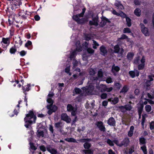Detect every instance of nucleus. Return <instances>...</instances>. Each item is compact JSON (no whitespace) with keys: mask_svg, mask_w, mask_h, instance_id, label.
<instances>
[{"mask_svg":"<svg viewBox=\"0 0 154 154\" xmlns=\"http://www.w3.org/2000/svg\"><path fill=\"white\" fill-rule=\"evenodd\" d=\"M36 119V117L34 114L33 111L30 110L29 113L26 114V117L24 119L25 122L24 125L26 128H28L33 123H35Z\"/></svg>","mask_w":154,"mask_h":154,"instance_id":"1","label":"nucleus"},{"mask_svg":"<svg viewBox=\"0 0 154 154\" xmlns=\"http://www.w3.org/2000/svg\"><path fill=\"white\" fill-rule=\"evenodd\" d=\"M47 102L50 104V105H47L46 106L47 109H48L47 113L49 115H50L53 112L56 111L58 107L55 105H53L54 101L51 98H48L47 100Z\"/></svg>","mask_w":154,"mask_h":154,"instance_id":"2","label":"nucleus"},{"mask_svg":"<svg viewBox=\"0 0 154 154\" xmlns=\"http://www.w3.org/2000/svg\"><path fill=\"white\" fill-rule=\"evenodd\" d=\"M67 111L69 112H71V114L72 116H76L77 108L76 105L74 107L71 104H68L67 106Z\"/></svg>","mask_w":154,"mask_h":154,"instance_id":"3","label":"nucleus"},{"mask_svg":"<svg viewBox=\"0 0 154 154\" xmlns=\"http://www.w3.org/2000/svg\"><path fill=\"white\" fill-rule=\"evenodd\" d=\"M92 17V20H90L89 23V25L91 26H97L98 25L99 21V17L98 14H97L96 16L94 17V16Z\"/></svg>","mask_w":154,"mask_h":154,"instance_id":"4","label":"nucleus"},{"mask_svg":"<svg viewBox=\"0 0 154 154\" xmlns=\"http://www.w3.org/2000/svg\"><path fill=\"white\" fill-rule=\"evenodd\" d=\"M89 82L88 83L89 84L88 86H87L86 88L84 87L85 90L86 92L88 93H91L94 90L95 87H96V84L97 83H94L91 82L90 83H89Z\"/></svg>","mask_w":154,"mask_h":154,"instance_id":"5","label":"nucleus"},{"mask_svg":"<svg viewBox=\"0 0 154 154\" xmlns=\"http://www.w3.org/2000/svg\"><path fill=\"white\" fill-rule=\"evenodd\" d=\"M91 140L90 139H83L81 140V142L85 143L83 145L85 149H89L91 146V144L87 141H88Z\"/></svg>","mask_w":154,"mask_h":154,"instance_id":"6","label":"nucleus"},{"mask_svg":"<svg viewBox=\"0 0 154 154\" xmlns=\"http://www.w3.org/2000/svg\"><path fill=\"white\" fill-rule=\"evenodd\" d=\"M140 26L141 28L142 32L146 36L149 35V32L148 30V28L145 26L142 23H140Z\"/></svg>","mask_w":154,"mask_h":154,"instance_id":"7","label":"nucleus"},{"mask_svg":"<svg viewBox=\"0 0 154 154\" xmlns=\"http://www.w3.org/2000/svg\"><path fill=\"white\" fill-rule=\"evenodd\" d=\"M129 142V139L128 137H126L123 140L121 143H119V146L121 147L124 146L125 147H126L128 145Z\"/></svg>","mask_w":154,"mask_h":154,"instance_id":"8","label":"nucleus"},{"mask_svg":"<svg viewBox=\"0 0 154 154\" xmlns=\"http://www.w3.org/2000/svg\"><path fill=\"white\" fill-rule=\"evenodd\" d=\"M96 125L101 131L104 132L106 131V128L103 125V123L102 122H97L96 123Z\"/></svg>","mask_w":154,"mask_h":154,"instance_id":"9","label":"nucleus"},{"mask_svg":"<svg viewBox=\"0 0 154 154\" xmlns=\"http://www.w3.org/2000/svg\"><path fill=\"white\" fill-rule=\"evenodd\" d=\"M18 15L21 17L22 19L25 20L29 16V14H27V11H24V10H21L19 11Z\"/></svg>","mask_w":154,"mask_h":154,"instance_id":"10","label":"nucleus"},{"mask_svg":"<svg viewBox=\"0 0 154 154\" xmlns=\"http://www.w3.org/2000/svg\"><path fill=\"white\" fill-rule=\"evenodd\" d=\"M116 123L115 119L112 117L109 118L107 121V124L110 126H116Z\"/></svg>","mask_w":154,"mask_h":154,"instance_id":"11","label":"nucleus"},{"mask_svg":"<svg viewBox=\"0 0 154 154\" xmlns=\"http://www.w3.org/2000/svg\"><path fill=\"white\" fill-rule=\"evenodd\" d=\"M106 86L105 85L103 84L99 85V84L98 83L96 84L95 85L96 88L101 92H104L106 91Z\"/></svg>","mask_w":154,"mask_h":154,"instance_id":"12","label":"nucleus"},{"mask_svg":"<svg viewBox=\"0 0 154 154\" xmlns=\"http://www.w3.org/2000/svg\"><path fill=\"white\" fill-rule=\"evenodd\" d=\"M101 21L100 22V23L101 25V26L102 27L104 26L107 23H111V21L109 20V19L103 16H102L101 17Z\"/></svg>","mask_w":154,"mask_h":154,"instance_id":"13","label":"nucleus"},{"mask_svg":"<svg viewBox=\"0 0 154 154\" xmlns=\"http://www.w3.org/2000/svg\"><path fill=\"white\" fill-rule=\"evenodd\" d=\"M11 2L13 5V6L15 7V8H18L20 5L22 4L21 2V0H11Z\"/></svg>","mask_w":154,"mask_h":154,"instance_id":"14","label":"nucleus"},{"mask_svg":"<svg viewBox=\"0 0 154 154\" xmlns=\"http://www.w3.org/2000/svg\"><path fill=\"white\" fill-rule=\"evenodd\" d=\"M61 119L62 120L66 122L67 123L70 122L71 119L66 113H63L61 115Z\"/></svg>","mask_w":154,"mask_h":154,"instance_id":"15","label":"nucleus"},{"mask_svg":"<svg viewBox=\"0 0 154 154\" xmlns=\"http://www.w3.org/2000/svg\"><path fill=\"white\" fill-rule=\"evenodd\" d=\"M100 54L104 56H106L107 53V51L105 47L103 45L100 46Z\"/></svg>","mask_w":154,"mask_h":154,"instance_id":"16","label":"nucleus"},{"mask_svg":"<svg viewBox=\"0 0 154 154\" xmlns=\"http://www.w3.org/2000/svg\"><path fill=\"white\" fill-rule=\"evenodd\" d=\"M129 75L132 78H134L135 76L138 77L140 74L139 72L137 70L135 69V72L134 71H130L129 72Z\"/></svg>","mask_w":154,"mask_h":154,"instance_id":"17","label":"nucleus"},{"mask_svg":"<svg viewBox=\"0 0 154 154\" xmlns=\"http://www.w3.org/2000/svg\"><path fill=\"white\" fill-rule=\"evenodd\" d=\"M144 105L143 103H140V106L137 107V111L139 116V119H140L141 117V114L143 111Z\"/></svg>","mask_w":154,"mask_h":154,"instance_id":"18","label":"nucleus"},{"mask_svg":"<svg viewBox=\"0 0 154 154\" xmlns=\"http://www.w3.org/2000/svg\"><path fill=\"white\" fill-rule=\"evenodd\" d=\"M30 84H28L26 85H25L24 86H22V90L23 91V92L24 93V94L26 95L27 94V93L26 92L28 91L30 89Z\"/></svg>","mask_w":154,"mask_h":154,"instance_id":"19","label":"nucleus"},{"mask_svg":"<svg viewBox=\"0 0 154 154\" xmlns=\"http://www.w3.org/2000/svg\"><path fill=\"white\" fill-rule=\"evenodd\" d=\"M11 38H5L3 37L2 39V41L1 42V43H3V44L6 45L7 46H8L10 45V43Z\"/></svg>","mask_w":154,"mask_h":154,"instance_id":"20","label":"nucleus"},{"mask_svg":"<svg viewBox=\"0 0 154 154\" xmlns=\"http://www.w3.org/2000/svg\"><path fill=\"white\" fill-rule=\"evenodd\" d=\"M47 150L51 154H57V150L54 148H52L50 146H47Z\"/></svg>","mask_w":154,"mask_h":154,"instance_id":"21","label":"nucleus"},{"mask_svg":"<svg viewBox=\"0 0 154 154\" xmlns=\"http://www.w3.org/2000/svg\"><path fill=\"white\" fill-rule=\"evenodd\" d=\"M62 123L60 121L54 124V126L55 128L59 130L61 132L62 129Z\"/></svg>","mask_w":154,"mask_h":154,"instance_id":"22","label":"nucleus"},{"mask_svg":"<svg viewBox=\"0 0 154 154\" xmlns=\"http://www.w3.org/2000/svg\"><path fill=\"white\" fill-rule=\"evenodd\" d=\"M25 47L27 48L29 50H31L32 48V42L28 40L25 45Z\"/></svg>","mask_w":154,"mask_h":154,"instance_id":"23","label":"nucleus"},{"mask_svg":"<svg viewBox=\"0 0 154 154\" xmlns=\"http://www.w3.org/2000/svg\"><path fill=\"white\" fill-rule=\"evenodd\" d=\"M17 51V49L16 48L15 45L12 47L9 50V52L11 54H14Z\"/></svg>","mask_w":154,"mask_h":154,"instance_id":"24","label":"nucleus"},{"mask_svg":"<svg viewBox=\"0 0 154 154\" xmlns=\"http://www.w3.org/2000/svg\"><path fill=\"white\" fill-rule=\"evenodd\" d=\"M129 88L127 85H124L121 91H120V93H125L128 92V91Z\"/></svg>","mask_w":154,"mask_h":154,"instance_id":"25","label":"nucleus"},{"mask_svg":"<svg viewBox=\"0 0 154 154\" xmlns=\"http://www.w3.org/2000/svg\"><path fill=\"white\" fill-rule=\"evenodd\" d=\"M140 144V145H145L146 139L143 137H140L139 139Z\"/></svg>","mask_w":154,"mask_h":154,"instance_id":"26","label":"nucleus"},{"mask_svg":"<svg viewBox=\"0 0 154 154\" xmlns=\"http://www.w3.org/2000/svg\"><path fill=\"white\" fill-rule=\"evenodd\" d=\"M134 56V54L133 52H129L128 53L127 55V57L128 60H131L133 59Z\"/></svg>","mask_w":154,"mask_h":154,"instance_id":"27","label":"nucleus"},{"mask_svg":"<svg viewBox=\"0 0 154 154\" xmlns=\"http://www.w3.org/2000/svg\"><path fill=\"white\" fill-rule=\"evenodd\" d=\"M134 14L137 16L139 17L141 14V10L138 8H136L134 11Z\"/></svg>","mask_w":154,"mask_h":154,"instance_id":"28","label":"nucleus"},{"mask_svg":"<svg viewBox=\"0 0 154 154\" xmlns=\"http://www.w3.org/2000/svg\"><path fill=\"white\" fill-rule=\"evenodd\" d=\"M120 70V67L118 66H115L114 64L112 66L111 71H115L116 72H118Z\"/></svg>","mask_w":154,"mask_h":154,"instance_id":"29","label":"nucleus"},{"mask_svg":"<svg viewBox=\"0 0 154 154\" xmlns=\"http://www.w3.org/2000/svg\"><path fill=\"white\" fill-rule=\"evenodd\" d=\"M125 18L127 26L128 27H130L131 25V19L128 17H126Z\"/></svg>","mask_w":154,"mask_h":154,"instance_id":"30","label":"nucleus"},{"mask_svg":"<svg viewBox=\"0 0 154 154\" xmlns=\"http://www.w3.org/2000/svg\"><path fill=\"white\" fill-rule=\"evenodd\" d=\"M87 20L85 18H79V20L77 21V23L79 24H83L85 23Z\"/></svg>","mask_w":154,"mask_h":154,"instance_id":"31","label":"nucleus"},{"mask_svg":"<svg viewBox=\"0 0 154 154\" xmlns=\"http://www.w3.org/2000/svg\"><path fill=\"white\" fill-rule=\"evenodd\" d=\"M65 140L69 142L77 143L76 140L73 138H67L65 139Z\"/></svg>","mask_w":154,"mask_h":154,"instance_id":"32","label":"nucleus"},{"mask_svg":"<svg viewBox=\"0 0 154 154\" xmlns=\"http://www.w3.org/2000/svg\"><path fill=\"white\" fill-rule=\"evenodd\" d=\"M83 151L85 154H93L94 151L91 149L83 150Z\"/></svg>","mask_w":154,"mask_h":154,"instance_id":"33","label":"nucleus"},{"mask_svg":"<svg viewBox=\"0 0 154 154\" xmlns=\"http://www.w3.org/2000/svg\"><path fill=\"white\" fill-rule=\"evenodd\" d=\"M74 92L75 94H80L82 92V90L79 88H75L74 89Z\"/></svg>","mask_w":154,"mask_h":154,"instance_id":"34","label":"nucleus"},{"mask_svg":"<svg viewBox=\"0 0 154 154\" xmlns=\"http://www.w3.org/2000/svg\"><path fill=\"white\" fill-rule=\"evenodd\" d=\"M144 154H147L146 147L145 145H143L140 147Z\"/></svg>","mask_w":154,"mask_h":154,"instance_id":"35","label":"nucleus"},{"mask_svg":"<svg viewBox=\"0 0 154 154\" xmlns=\"http://www.w3.org/2000/svg\"><path fill=\"white\" fill-rule=\"evenodd\" d=\"M99 78L98 76L94 77L91 79V80H92V83H97V81L98 80Z\"/></svg>","mask_w":154,"mask_h":154,"instance_id":"36","label":"nucleus"},{"mask_svg":"<svg viewBox=\"0 0 154 154\" xmlns=\"http://www.w3.org/2000/svg\"><path fill=\"white\" fill-rule=\"evenodd\" d=\"M152 108L150 105H147L145 106V109L146 111L147 112H150Z\"/></svg>","mask_w":154,"mask_h":154,"instance_id":"37","label":"nucleus"},{"mask_svg":"<svg viewBox=\"0 0 154 154\" xmlns=\"http://www.w3.org/2000/svg\"><path fill=\"white\" fill-rule=\"evenodd\" d=\"M125 109L127 111H130L132 109V107L131 105L129 104H128L127 105H125Z\"/></svg>","mask_w":154,"mask_h":154,"instance_id":"38","label":"nucleus"},{"mask_svg":"<svg viewBox=\"0 0 154 154\" xmlns=\"http://www.w3.org/2000/svg\"><path fill=\"white\" fill-rule=\"evenodd\" d=\"M114 85L116 88L118 90L120 89L121 87V84L119 82H114Z\"/></svg>","mask_w":154,"mask_h":154,"instance_id":"39","label":"nucleus"},{"mask_svg":"<svg viewBox=\"0 0 154 154\" xmlns=\"http://www.w3.org/2000/svg\"><path fill=\"white\" fill-rule=\"evenodd\" d=\"M29 144L30 145L31 149L34 150H35L37 149V148L34 145V143L32 142H30Z\"/></svg>","mask_w":154,"mask_h":154,"instance_id":"40","label":"nucleus"},{"mask_svg":"<svg viewBox=\"0 0 154 154\" xmlns=\"http://www.w3.org/2000/svg\"><path fill=\"white\" fill-rule=\"evenodd\" d=\"M114 52L115 53H118L120 50V48L118 45H116L114 46Z\"/></svg>","mask_w":154,"mask_h":154,"instance_id":"41","label":"nucleus"},{"mask_svg":"<svg viewBox=\"0 0 154 154\" xmlns=\"http://www.w3.org/2000/svg\"><path fill=\"white\" fill-rule=\"evenodd\" d=\"M106 143L108 144L109 146H113L114 145L113 141H112L109 139H107Z\"/></svg>","mask_w":154,"mask_h":154,"instance_id":"42","label":"nucleus"},{"mask_svg":"<svg viewBox=\"0 0 154 154\" xmlns=\"http://www.w3.org/2000/svg\"><path fill=\"white\" fill-rule=\"evenodd\" d=\"M93 48L96 49L97 48V46H99V44L96 41H95L94 40H93Z\"/></svg>","mask_w":154,"mask_h":154,"instance_id":"43","label":"nucleus"},{"mask_svg":"<svg viewBox=\"0 0 154 154\" xmlns=\"http://www.w3.org/2000/svg\"><path fill=\"white\" fill-rule=\"evenodd\" d=\"M124 33H130L131 32V31L129 28H124L123 30Z\"/></svg>","mask_w":154,"mask_h":154,"instance_id":"44","label":"nucleus"},{"mask_svg":"<svg viewBox=\"0 0 154 154\" xmlns=\"http://www.w3.org/2000/svg\"><path fill=\"white\" fill-rule=\"evenodd\" d=\"M146 120L145 116H142L141 124L143 129L144 128V123L145 122Z\"/></svg>","mask_w":154,"mask_h":154,"instance_id":"45","label":"nucleus"},{"mask_svg":"<svg viewBox=\"0 0 154 154\" xmlns=\"http://www.w3.org/2000/svg\"><path fill=\"white\" fill-rule=\"evenodd\" d=\"M97 76L99 78H102L103 76V74L102 70H99L97 73Z\"/></svg>","mask_w":154,"mask_h":154,"instance_id":"46","label":"nucleus"},{"mask_svg":"<svg viewBox=\"0 0 154 154\" xmlns=\"http://www.w3.org/2000/svg\"><path fill=\"white\" fill-rule=\"evenodd\" d=\"M145 66V64H143V63H141L138 65V69L139 70H143L144 67Z\"/></svg>","mask_w":154,"mask_h":154,"instance_id":"47","label":"nucleus"},{"mask_svg":"<svg viewBox=\"0 0 154 154\" xmlns=\"http://www.w3.org/2000/svg\"><path fill=\"white\" fill-rule=\"evenodd\" d=\"M119 16H120L123 18H126L127 17V15L122 11H119Z\"/></svg>","mask_w":154,"mask_h":154,"instance_id":"48","label":"nucleus"},{"mask_svg":"<svg viewBox=\"0 0 154 154\" xmlns=\"http://www.w3.org/2000/svg\"><path fill=\"white\" fill-rule=\"evenodd\" d=\"M76 55V51L75 50L73 51L70 55V58H73L75 57Z\"/></svg>","mask_w":154,"mask_h":154,"instance_id":"49","label":"nucleus"},{"mask_svg":"<svg viewBox=\"0 0 154 154\" xmlns=\"http://www.w3.org/2000/svg\"><path fill=\"white\" fill-rule=\"evenodd\" d=\"M119 101V99L118 97H115L112 101V103L113 104H116Z\"/></svg>","mask_w":154,"mask_h":154,"instance_id":"50","label":"nucleus"},{"mask_svg":"<svg viewBox=\"0 0 154 154\" xmlns=\"http://www.w3.org/2000/svg\"><path fill=\"white\" fill-rule=\"evenodd\" d=\"M149 128L151 130H154V121H152L150 123Z\"/></svg>","mask_w":154,"mask_h":154,"instance_id":"51","label":"nucleus"},{"mask_svg":"<svg viewBox=\"0 0 154 154\" xmlns=\"http://www.w3.org/2000/svg\"><path fill=\"white\" fill-rule=\"evenodd\" d=\"M17 39H18L17 41H15L16 43V44L19 43V44L20 45H22V41L21 40V39L20 38V37L18 36V38Z\"/></svg>","mask_w":154,"mask_h":154,"instance_id":"52","label":"nucleus"},{"mask_svg":"<svg viewBox=\"0 0 154 154\" xmlns=\"http://www.w3.org/2000/svg\"><path fill=\"white\" fill-rule=\"evenodd\" d=\"M44 133L43 131H38L37 135L38 137H40L42 136V137H43L44 135Z\"/></svg>","mask_w":154,"mask_h":154,"instance_id":"53","label":"nucleus"},{"mask_svg":"<svg viewBox=\"0 0 154 154\" xmlns=\"http://www.w3.org/2000/svg\"><path fill=\"white\" fill-rule=\"evenodd\" d=\"M20 56L22 57L25 56L27 54V51L24 50H22L19 52Z\"/></svg>","mask_w":154,"mask_h":154,"instance_id":"54","label":"nucleus"},{"mask_svg":"<svg viewBox=\"0 0 154 154\" xmlns=\"http://www.w3.org/2000/svg\"><path fill=\"white\" fill-rule=\"evenodd\" d=\"M94 16V13L93 11H88V18H91Z\"/></svg>","mask_w":154,"mask_h":154,"instance_id":"55","label":"nucleus"},{"mask_svg":"<svg viewBox=\"0 0 154 154\" xmlns=\"http://www.w3.org/2000/svg\"><path fill=\"white\" fill-rule=\"evenodd\" d=\"M134 152V147L131 146L129 149L128 154H131Z\"/></svg>","mask_w":154,"mask_h":154,"instance_id":"56","label":"nucleus"},{"mask_svg":"<svg viewBox=\"0 0 154 154\" xmlns=\"http://www.w3.org/2000/svg\"><path fill=\"white\" fill-rule=\"evenodd\" d=\"M39 147L40 150L43 152H45L46 150V148L44 145H41Z\"/></svg>","mask_w":154,"mask_h":154,"instance_id":"57","label":"nucleus"},{"mask_svg":"<svg viewBox=\"0 0 154 154\" xmlns=\"http://www.w3.org/2000/svg\"><path fill=\"white\" fill-rule=\"evenodd\" d=\"M119 39L123 40L126 39H128V38L126 35L125 34H123L121 35L120 38H119Z\"/></svg>","mask_w":154,"mask_h":154,"instance_id":"58","label":"nucleus"},{"mask_svg":"<svg viewBox=\"0 0 154 154\" xmlns=\"http://www.w3.org/2000/svg\"><path fill=\"white\" fill-rule=\"evenodd\" d=\"M73 19L76 21L77 23V21H78L79 20V17L78 15H73L72 17Z\"/></svg>","mask_w":154,"mask_h":154,"instance_id":"59","label":"nucleus"},{"mask_svg":"<svg viewBox=\"0 0 154 154\" xmlns=\"http://www.w3.org/2000/svg\"><path fill=\"white\" fill-rule=\"evenodd\" d=\"M13 112H14L13 114H9V115L11 117H12L14 116V115H17L18 113V112L17 111V110L16 109H14V110L13 111Z\"/></svg>","mask_w":154,"mask_h":154,"instance_id":"60","label":"nucleus"},{"mask_svg":"<svg viewBox=\"0 0 154 154\" xmlns=\"http://www.w3.org/2000/svg\"><path fill=\"white\" fill-rule=\"evenodd\" d=\"M87 51L89 54H92L94 52V50L91 48H88L87 49Z\"/></svg>","mask_w":154,"mask_h":154,"instance_id":"61","label":"nucleus"},{"mask_svg":"<svg viewBox=\"0 0 154 154\" xmlns=\"http://www.w3.org/2000/svg\"><path fill=\"white\" fill-rule=\"evenodd\" d=\"M100 97L102 99H105L107 97V94L106 93H102L100 95Z\"/></svg>","mask_w":154,"mask_h":154,"instance_id":"62","label":"nucleus"},{"mask_svg":"<svg viewBox=\"0 0 154 154\" xmlns=\"http://www.w3.org/2000/svg\"><path fill=\"white\" fill-rule=\"evenodd\" d=\"M125 106H119V108L122 112H125Z\"/></svg>","mask_w":154,"mask_h":154,"instance_id":"63","label":"nucleus"},{"mask_svg":"<svg viewBox=\"0 0 154 154\" xmlns=\"http://www.w3.org/2000/svg\"><path fill=\"white\" fill-rule=\"evenodd\" d=\"M89 73L90 75H94L95 74V72L93 69H91L89 71Z\"/></svg>","mask_w":154,"mask_h":154,"instance_id":"64","label":"nucleus"}]
</instances>
